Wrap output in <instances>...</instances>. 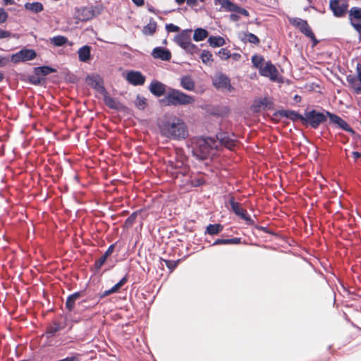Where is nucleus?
<instances>
[{"label": "nucleus", "mask_w": 361, "mask_h": 361, "mask_svg": "<svg viewBox=\"0 0 361 361\" xmlns=\"http://www.w3.org/2000/svg\"><path fill=\"white\" fill-rule=\"evenodd\" d=\"M160 134L170 140H182L188 136V130L185 122L178 117L173 116L159 124Z\"/></svg>", "instance_id": "1"}, {"label": "nucleus", "mask_w": 361, "mask_h": 361, "mask_svg": "<svg viewBox=\"0 0 361 361\" xmlns=\"http://www.w3.org/2000/svg\"><path fill=\"white\" fill-rule=\"evenodd\" d=\"M193 96L187 94L179 90L169 88L163 102L167 106H184L191 104L195 102Z\"/></svg>", "instance_id": "2"}, {"label": "nucleus", "mask_w": 361, "mask_h": 361, "mask_svg": "<svg viewBox=\"0 0 361 361\" xmlns=\"http://www.w3.org/2000/svg\"><path fill=\"white\" fill-rule=\"evenodd\" d=\"M191 29H185L174 37V42L186 53L195 55L200 52L199 47L191 42Z\"/></svg>", "instance_id": "3"}, {"label": "nucleus", "mask_w": 361, "mask_h": 361, "mask_svg": "<svg viewBox=\"0 0 361 361\" xmlns=\"http://www.w3.org/2000/svg\"><path fill=\"white\" fill-rule=\"evenodd\" d=\"M216 140L213 137H200L196 140L193 154L200 159H206L215 147Z\"/></svg>", "instance_id": "4"}, {"label": "nucleus", "mask_w": 361, "mask_h": 361, "mask_svg": "<svg viewBox=\"0 0 361 361\" xmlns=\"http://www.w3.org/2000/svg\"><path fill=\"white\" fill-rule=\"evenodd\" d=\"M326 111L319 112L315 109L305 110L302 118V125L310 126L313 129L318 128L320 124L326 121L328 117Z\"/></svg>", "instance_id": "5"}, {"label": "nucleus", "mask_w": 361, "mask_h": 361, "mask_svg": "<svg viewBox=\"0 0 361 361\" xmlns=\"http://www.w3.org/2000/svg\"><path fill=\"white\" fill-rule=\"evenodd\" d=\"M289 23L293 26L298 28L305 37H309L312 40L313 46H315L318 44L319 41L315 37V35L308 25L307 20L300 18H289Z\"/></svg>", "instance_id": "6"}, {"label": "nucleus", "mask_w": 361, "mask_h": 361, "mask_svg": "<svg viewBox=\"0 0 361 361\" xmlns=\"http://www.w3.org/2000/svg\"><path fill=\"white\" fill-rule=\"evenodd\" d=\"M326 115L328 116L327 118H329V123L333 128L344 130L351 135L355 134V130L339 116L329 111H326Z\"/></svg>", "instance_id": "7"}, {"label": "nucleus", "mask_w": 361, "mask_h": 361, "mask_svg": "<svg viewBox=\"0 0 361 361\" xmlns=\"http://www.w3.org/2000/svg\"><path fill=\"white\" fill-rule=\"evenodd\" d=\"M212 84L217 90L231 92L233 90L230 78L223 73H217L212 78Z\"/></svg>", "instance_id": "8"}, {"label": "nucleus", "mask_w": 361, "mask_h": 361, "mask_svg": "<svg viewBox=\"0 0 361 361\" xmlns=\"http://www.w3.org/2000/svg\"><path fill=\"white\" fill-rule=\"evenodd\" d=\"M37 56V53L34 49L23 48L19 51L13 54L11 56V61L13 63L25 62L32 60Z\"/></svg>", "instance_id": "9"}, {"label": "nucleus", "mask_w": 361, "mask_h": 361, "mask_svg": "<svg viewBox=\"0 0 361 361\" xmlns=\"http://www.w3.org/2000/svg\"><path fill=\"white\" fill-rule=\"evenodd\" d=\"M229 204L231 205L232 211L234 212L235 215L240 216L242 219L245 220L247 225L254 224L253 220L247 214V211L241 208L240 204L235 201V198L233 197H230Z\"/></svg>", "instance_id": "10"}, {"label": "nucleus", "mask_w": 361, "mask_h": 361, "mask_svg": "<svg viewBox=\"0 0 361 361\" xmlns=\"http://www.w3.org/2000/svg\"><path fill=\"white\" fill-rule=\"evenodd\" d=\"M216 144L219 142L221 145L224 146L228 149L232 150L236 145L237 141L233 133L230 135L227 132H219L216 134Z\"/></svg>", "instance_id": "11"}, {"label": "nucleus", "mask_w": 361, "mask_h": 361, "mask_svg": "<svg viewBox=\"0 0 361 361\" xmlns=\"http://www.w3.org/2000/svg\"><path fill=\"white\" fill-rule=\"evenodd\" d=\"M348 19L351 26L361 34V8L352 7L348 11Z\"/></svg>", "instance_id": "12"}, {"label": "nucleus", "mask_w": 361, "mask_h": 361, "mask_svg": "<svg viewBox=\"0 0 361 361\" xmlns=\"http://www.w3.org/2000/svg\"><path fill=\"white\" fill-rule=\"evenodd\" d=\"M329 7L334 16L341 18L343 17L346 14L348 4L345 1L340 3L339 0H331Z\"/></svg>", "instance_id": "13"}, {"label": "nucleus", "mask_w": 361, "mask_h": 361, "mask_svg": "<svg viewBox=\"0 0 361 361\" xmlns=\"http://www.w3.org/2000/svg\"><path fill=\"white\" fill-rule=\"evenodd\" d=\"M126 80L134 86H140L144 85L146 78L140 71H130L127 73Z\"/></svg>", "instance_id": "14"}, {"label": "nucleus", "mask_w": 361, "mask_h": 361, "mask_svg": "<svg viewBox=\"0 0 361 361\" xmlns=\"http://www.w3.org/2000/svg\"><path fill=\"white\" fill-rule=\"evenodd\" d=\"M259 72L261 75L269 78L272 81L277 79L278 71L271 61L267 62L264 66H261L259 68Z\"/></svg>", "instance_id": "15"}, {"label": "nucleus", "mask_w": 361, "mask_h": 361, "mask_svg": "<svg viewBox=\"0 0 361 361\" xmlns=\"http://www.w3.org/2000/svg\"><path fill=\"white\" fill-rule=\"evenodd\" d=\"M274 108V103L269 98L264 97L254 102L252 109L254 111L258 112L261 109L270 110Z\"/></svg>", "instance_id": "16"}, {"label": "nucleus", "mask_w": 361, "mask_h": 361, "mask_svg": "<svg viewBox=\"0 0 361 361\" xmlns=\"http://www.w3.org/2000/svg\"><path fill=\"white\" fill-rule=\"evenodd\" d=\"M151 54L154 59H161L162 61H169L171 59V51L168 49L162 47L154 48Z\"/></svg>", "instance_id": "17"}, {"label": "nucleus", "mask_w": 361, "mask_h": 361, "mask_svg": "<svg viewBox=\"0 0 361 361\" xmlns=\"http://www.w3.org/2000/svg\"><path fill=\"white\" fill-rule=\"evenodd\" d=\"M166 85L158 81V80H152L149 86V90L150 92L156 96L161 97L166 92Z\"/></svg>", "instance_id": "18"}, {"label": "nucleus", "mask_w": 361, "mask_h": 361, "mask_svg": "<svg viewBox=\"0 0 361 361\" xmlns=\"http://www.w3.org/2000/svg\"><path fill=\"white\" fill-rule=\"evenodd\" d=\"M278 114L282 117L287 118L293 121H300L302 123V118L304 115H301L299 113L293 110H280L278 111Z\"/></svg>", "instance_id": "19"}, {"label": "nucleus", "mask_w": 361, "mask_h": 361, "mask_svg": "<svg viewBox=\"0 0 361 361\" xmlns=\"http://www.w3.org/2000/svg\"><path fill=\"white\" fill-rule=\"evenodd\" d=\"M78 59L81 62H87L91 58V47L89 45H84L80 47L78 51Z\"/></svg>", "instance_id": "20"}, {"label": "nucleus", "mask_w": 361, "mask_h": 361, "mask_svg": "<svg viewBox=\"0 0 361 361\" xmlns=\"http://www.w3.org/2000/svg\"><path fill=\"white\" fill-rule=\"evenodd\" d=\"M82 295V291L75 292L73 294H71L66 300V308L69 311L72 312L75 307V302L76 300H78Z\"/></svg>", "instance_id": "21"}, {"label": "nucleus", "mask_w": 361, "mask_h": 361, "mask_svg": "<svg viewBox=\"0 0 361 361\" xmlns=\"http://www.w3.org/2000/svg\"><path fill=\"white\" fill-rule=\"evenodd\" d=\"M222 4L226 5V8L229 11H235L239 14L243 15L244 16H249V12L246 9L236 6L231 1H230V0H223Z\"/></svg>", "instance_id": "22"}, {"label": "nucleus", "mask_w": 361, "mask_h": 361, "mask_svg": "<svg viewBox=\"0 0 361 361\" xmlns=\"http://www.w3.org/2000/svg\"><path fill=\"white\" fill-rule=\"evenodd\" d=\"M180 86L188 91H193L195 87V82L190 76H183L181 78Z\"/></svg>", "instance_id": "23"}, {"label": "nucleus", "mask_w": 361, "mask_h": 361, "mask_svg": "<svg viewBox=\"0 0 361 361\" xmlns=\"http://www.w3.org/2000/svg\"><path fill=\"white\" fill-rule=\"evenodd\" d=\"M56 72V70L55 68L48 66H43L35 68V73L37 75L46 76Z\"/></svg>", "instance_id": "24"}, {"label": "nucleus", "mask_w": 361, "mask_h": 361, "mask_svg": "<svg viewBox=\"0 0 361 361\" xmlns=\"http://www.w3.org/2000/svg\"><path fill=\"white\" fill-rule=\"evenodd\" d=\"M212 47H220L226 44L225 39L221 36H210L207 39Z\"/></svg>", "instance_id": "25"}, {"label": "nucleus", "mask_w": 361, "mask_h": 361, "mask_svg": "<svg viewBox=\"0 0 361 361\" xmlns=\"http://www.w3.org/2000/svg\"><path fill=\"white\" fill-rule=\"evenodd\" d=\"M209 35V32L206 29L198 27L194 30L193 39L195 42L204 40Z\"/></svg>", "instance_id": "26"}, {"label": "nucleus", "mask_w": 361, "mask_h": 361, "mask_svg": "<svg viewBox=\"0 0 361 361\" xmlns=\"http://www.w3.org/2000/svg\"><path fill=\"white\" fill-rule=\"evenodd\" d=\"M104 102L105 104L111 109L118 110L121 107V104L119 102L107 94L104 96Z\"/></svg>", "instance_id": "27"}, {"label": "nucleus", "mask_w": 361, "mask_h": 361, "mask_svg": "<svg viewBox=\"0 0 361 361\" xmlns=\"http://www.w3.org/2000/svg\"><path fill=\"white\" fill-rule=\"evenodd\" d=\"M240 39L245 43L250 42L253 44H258L259 43V38L251 32L243 33Z\"/></svg>", "instance_id": "28"}, {"label": "nucleus", "mask_w": 361, "mask_h": 361, "mask_svg": "<svg viewBox=\"0 0 361 361\" xmlns=\"http://www.w3.org/2000/svg\"><path fill=\"white\" fill-rule=\"evenodd\" d=\"M346 80L348 82L350 87L353 88L356 94L361 92V85L357 83V77L353 75H348L346 77Z\"/></svg>", "instance_id": "29"}, {"label": "nucleus", "mask_w": 361, "mask_h": 361, "mask_svg": "<svg viewBox=\"0 0 361 361\" xmlns=\"http://www.w3.org/2000/svg\"><path fill=\"white\" fill-rule=\"evenodd\" d=\"M25 8L27 10L31 11L35 13H38L43 11L44 6L42 3L36 1L32 3H25Z\"/></svg>", "instance_id": "30"}, {"label": "nucleus", "mask_w": 361, "mask_h": 361, "mask_svg": "<svg viewBox=\"0 0 361 361\" xmlns=\"http://www.w3.org/2000/svg\"><path fill=\"white\" fill-rule=\"evenodd\" d=\"M157 25V22L153 18H151L149 23L144 26L142 30L143 34L145 35H153L156 32Z\"/></svg>", "instance_id": "31"}, {"label": "nucleus", "mask_w": 361, "mask_h": 361, "mask_svg": "<svg viewBox=\"0 0 361 361\" xmlns=\"http://www.w3.org/2000/svg\"><path fill=\"white\" fill-rule=\"evenodd\" d=\"M224 226L220 224H209L205 231V234L215 235L223 231Z\"/></svg>", "instance_id": "32"}, {"label": "nucleus", "mask_w": 361, "mask_h": 361, "mask_svg": "<svg viewBox=\"0 0 361 361\" xmlns=\"http://www.w3.org/2000/svg\"><path fill=\"white\" fill-rule=\"evenodd\" d=\"M89 80L91 81V85L99 92H106L104 86L102 83V80L99 76L89 77Z\"/></svg>", "instance_id": "33"}, {"label": "nucleus", "mask_w": 361, "mask_h": 361, "mask_svg": "<svg viewBox=\"0 0 361 361\" xmlns=\"http://www.w3.org/2000/svg\"><path fill=\"white\" fill-rule=\"evenodd\" d=\"M50 42L56 47H61L68 42V39L64 36L57 35L51 38Z\"/></svg>", "instance_id": "34"}, {"label": "nucleus", "mask_w": 361, "mask_h": 361, "mask_svg": "<svg viewBox=\"0 0 361 361\" xmlns=\"http://www.w3.org/2000/svg\"><path fill=\"white\" fill-rule=\"evenodd\" d=\"M200 59L203 63L206 65H211L213 61L212 54L208 50H202L200 54Z\"/></svg>", "instance_id": "35"}, {"label": "nucleus", "mask_w": 361, "mask_h": 361, "mask_svg": "<svg viewBox=\"0 0 361 361\" xmlns=\"http://www.w3.org/2000/svg\"><path fill=\"white\" fill-rule=\"evenodd\" d=\"M81 15L82 16L81 20L85 21L92 19L94 16V12L88 8H84L82 10Z\"/></svg>", "instance_id": "36"}, {"label": "nucleus", "mask_w": 361, "mask_h": 361, "mask_svg": "<svg viewBox=\"0 0 361 361\" xmlns=\"http://www.w3.org/2000/svg\"><path fill=\"white\" fill-rule=\"evenodd\" d=\"M61 330V326L58 323H54L47 330V334L49 337L54 336L55 334Z\"/></svg>", "instance_id": "37"}, {"label": "nucleus", "mask_w": 361, "mask_h": 361, "mask_svg": "<svg viewBox=\"0 0 361 361\" xmlns=\"http://www.w3.org/2000/svg\"><path fill=\"white\" fill-rule=\"evenodd\" d=\"M264 61V59L261 56L254 55L252 57V62L256 68H259L261 66H262Z\"/></svg>", "instance_id": "38"}, {"label": "nucleus", "mask_w": 361, "mask_h": 361, "mask_svg": "<svg viewBox=\"0 0 361 361\" xmlns=\"http://www.w3.org/2000/svg\"><path fill=\"white\" fill-rule=\"evenodd\" d=\"M135 106L140 110H143L146 106V99L139 94L136 97Z\"/></svg>", "instance_id": "39"}, {"label": "nucleus", "mask_w": 361, "mask_h": 361, "mask_svg": "<svg viewBox=\"0 0 361 361\" xmlns=\"http://www.w3.org/2000/svg\"><path fill=\"white\" fill-rule=\"evenodd\" d=\"M217 54L221 60H227L231 58V51L226 48H221L217 52Z\"/></svg>", "instance_id": "40"}, {"label": "nucleus", "mask_w": 361, "mask_h": 361, "mask_svg": "<svg viewBox=\"0 0 361 361\" xmlns=\"http://www.w3.org/2000/svg\"><path fill=\"white\" fill-rule=\"evenodd\" d=\"M138 213H139L138 211L134 212L126 219V220L125 221V225L127 227H130L134 224V222L137 216Z\"/></svg>", "instance_id": "41"}, {"label": "nucleus", "mask_w": 361, "mask_h": 361, "mask_svg": "<svg viewBox=\"0 0 361 361\" xmlns=\"http://www.w3.org/2000/svg\"><path fill=\"white\" fill-rule=\"evenodd\" d=\"M128 281V276L126 275L123 276L117 283H116L112 287V290L114 291V293L118 292V290Z\"/></svg>", "instance_id": "42"}, {"label": "nucleus", "mask_w": 361, "mask_h": 361, "mask_svg": "<svg viewBox=\"0 0 361 361\" xmlns=\"http://www.w3.org/2000/svg\"><path fill=\"white\" fill-rule=\"evenodd\" d=\"M163 261L165 262L166 266L171 271H172L177 267L180 262L179 259L176 261L163 259Z\"/></svg>", "instance_id": "43"}, {"label": "nucleus", "mask_w": 361, "mask_h": 361, "mask_svg": "<svg viewBox=\"0 0 361 361\" xmlns=\"http://www.w3.org/2000/svg\"><path fill=\"white\" fill-rule=\"evenodd\" d=\"M106 259H107V257L106 256H104V255H102L99 259H98L97 260L95 261L94 266L97 271L100 269V268L102 267V265L105 263Z\"/></svg>", "instance_id": "44"}, {"label": "nucleus", "mask_w": 361, "mask_h": 361, "mask_svg": "<svg viewBox=\"0 0 361 361\" xmlns=\"http://www.w3.org/2000/svg\"><path fill=\"white\" fill-rule=\"evenodd\" d=\"M8 18V13L3 8H0V24L4 23Z\"/></svg>", "instance_id": "45"}, {"label": "nucleus", "mask_w": 361, "mask_h": 361, "mask_svg": "<svg viewBox=\"0 0 361 361\" xmlns=\"http://www.w3.org/2000/svg\"><path fill=\"white\" fill-rule=\"evenodd\" d=\"M30 82L32 85H39L42 84V79L39 77V75H32L30 77Z\"/></svg>", "instance_id": "46"}, {"label": "nucleus", "mask_w": 361, "mask_h": 361, "mask_svg": "<svg viewBox=\"0 0 361 361\" xmlns=\"http://www.w3.org/2000/svg\"><path fill=\"white\" fill-rule=\"evenodd\" d=\"M166 29L169 32H178L180 30V27L173 23L166 24Z\"/></svg>", "instance_id": "47"}, {"label": "nucleus", "mask_w": 361, "mask_h": 361, "mask_svg": "<svg viewBox=\"0 0 361 361\" xmlns=\"http://www.w3.org/2000/svg\"><path fill=\"white\" fill-rule=\"evenodd\" d=\"M114 247L115 244H111L103 255L108 258L114 252Z\"/></svg>", "instance_id": "48"}, {"label": "nucleus", "mask_w": 361, "mask_h": 361, "mask_svg": "<svg viewBox=\"0 0 361 361\" xmlns=\"http://www.w3.org/2000/svg\"><path fill=\"white\" fill-rule=\"evenodd\" d=\"M112 293H114V291L112 290V288H111L106 290L104 291L103 293H100L99 295V299H102Z\"/></svg>", "instance_id": "49"}, {"label": "nucleus", "mask_w": 361, "mask_h": 361, "mask_svg": "<svg viewBox=\"0 0 361 361\" xmlns=\"http://www.w3.org/2000/svg\"><path fill=\"white\" fill-rule=\"evenodd\" d=\"M240 243V238H233L227 239V244L236 245Z\"/></svg>", "instance_id": "50"}, {"label": "nucleus", "mask_w": 361, "mask_h": 361, "mask_svg": "<svg viewBox=\"0 0 361 361\" xmlns=\"http://www.w3.org/2000/svg\"><path fill=\"white\" fill-rule=\"evenodd\" d=\"M227 245V239H216L212 244V245Z\"/></svg>", "instance_id": "51"}, {"label": "nucleus", "mask_w": 361, "mask_h": 361, "mask_svg": "<svg viewBox=\"0 0 361 361\" xmlns=\"http://www.w3.org/2000/svg\"><path fill=\"white\" fill-rule=\"evenodd\" d=\"M10 36V32L8 31L0 30V39H4Z\"/></svg>", "instance_id": "52"}, {"label": "nucleus", "mask_w": 361, "mask_h": 361, "mask_svg": "<svg viewBox=\"0 0 361 361\" xmlns=\"http://www.w3.org/2000/svg\"><path fill=\"white\" fill-rule=\"evenodd\" d=\"M231 58H232L234 61H239L241 58V55L238 53H231Z\"/></svg>", "instance_id": "53"}, {"label": "nucleus", "mask_w": 361, "mask_h": 361, "mask_svg": "<svg viewBox=\"0 0 361 361\" xmlns=\"http://www.w3.org/2000/svg\"><path fill=\"white\" fill-rule=\"evenodd\" d=\"M137 6H142L145 4V0H131Z\"/></svg>", "instance_id": "54"}, {"label": "nucleus", "mask_w": 361, "mask_h": 361, "mask_svg": "<svg viewBox=\"0 0 361 361\" xmlns=\"http://www.w3.org/2000/svg\"><path fill=\"white\" fill-rule=\"evenodd\" d=\"M352 155L353 157V158L357 160L359 158H361V152H357V151H355V152H352Z\"/></svg>", "instance_id": "55"}, {"label": "nucleus", "mask_w": 361, "mask_h": 361, "mask_svg": "<svg viewBox=\"0 0 361 361\" xmlns=\"http://www.w3.org/2000/svg\"><path fill=\"white\" fill-rule=\"evenodd\" d=\"M3 2H4V4L6 6L15 4L14 0H3Z\"/></svg>", "instance_id": "56"}, {"label": "nucleus", "mask_w": 361, "mask_h": 361, "mask_svg": "<svg viewBox=\"0 0 361 361\" xmlns=\"http://www.w3.org/2000/svg\"><path fill=\"white\" fill-rule=\"evenodd\" d=\"M197 0H187V4L189 6H195L197 4Z\"/></svg>", "instance_id": "57"}, {"label": "nucleus", "mask_w": 361, "mask_h": 361, "mask_svg": "<svg viewBox=\"0 0 361 361\" xmlns=\"http://www.w3.org/2000/svg\"><path fill=\"white\" fill-rule=\"evenodd\" d=\"M5 60L3 57L0 56V67H3L5 66Z\"/></svg>", "instance_id": "58"}, {"label": "nucleus", "mask_w": 361, "mask_h": 361, "mask_svg": "<svg viewBox=\"0 0 361 361\" xmlns=\"http://www.w3.org/2000/svg\"><path fill=\"white\" fill-rule=\"evenodd\" d=\"M185 1V0H176V2L178 5H181V4H183Z\"/></svg>", "instance_id": "59"}, {"label": "nucleus", "mask_w": 361, "mask_h": 361, "mask_svg": "<svg viewBox=\"0 0 361 361\" xmlns=\"http://www.w3.org/2000/svg\"><path fill=\"white\" fill-rule=\"evenodd\" d=\"M4 75L3 73H1L0 71V82L4 80Z\"/></svg>", "instance_id": "60"}, {"label": "nucleus", "mask_w": 361, "mask_h": 361, "mask_svg": "<svg viewBox=\"0 0 361 361\" xmlns=\"http://www.w3.org/2000/svg\"><path fill=\"white\" fill-rule=\"evenodd\" d=\"M298 97H299L298 95H295V99H298Z\"/></svg>", "instance_id": "61"}, {"label": "nucleus", "mask_w": 361, "mask_h": 361, "mask_svg": "<svg viewBox=\"0 0 361 361\" xmlns=\"http://www.w3.org/2000/svg\"><path fill=\"white\" fill-rule=\"evenodd\" d=\"M200 1L201 2H204V0H200Z\"/></svg>", "instance_id": "62"}, {"label": "nucleus", "mask_w": 361, "mask_h": 361, "mask_svg": "<svg viewBox=\"0 0 361 361\" xmlns=\"http://www.w3.org/2000/svg\"><path fill=\"white\" fill-rule=\"evenodd\" d=\"M360 125H361V120H360Z\"/></svg>", "instance_id": "63"}]
</instances>
